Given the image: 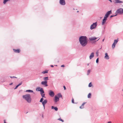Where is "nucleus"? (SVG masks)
I'll use <instances>...</instances> for the list:
<instances>
[{
  "label": "nucleus",
  "mask_w": 123,
  "mask_h": 123,
  "mask_svg": "<svg viewBox=\"0 0 123 123\" xmlns=\"http://www.w3.org/2000/svg\"><path fill=\"white\" fill-rule=\"evenodd\" d=\"M79 40L80 44L82 47H85L87 44V38L86 36H81L79 37Z\"/></svg>",
  "instance_id": "obj_1"
},
{
  "label": "nucleus",
  "mask_w": 123,
  "mask_h": 123,
  "mask_svg": "<svg viewBox=\"0 0 123 123\" xmlns=\"http://www.w3.org/2000/svg\"><path fill=\"white\" fill-rule=\"evenodd\" d=\"M22 98L25 100L28 103H30L31 101V98L30 95L27 94L22 96Z\"/></svg>",
  "instance_id": "obj_2"
},
{
  "label": "nucleus",
  "mask_w": 123,
  "mask_h": 123,
  "mask_svg": "<svg viewBox=\"0 0 123 123\" xmlns=\"http://www.w3.org/2000/svg\"><path fill=\"white\" fill-rule=\"evenodd\" d=\"M97 25V22L93 23V24H92L90 26V29L92 30L96 28Z\"/></svg>",
  "instance_id": "obj_3"
},
{
  "label": "nucleus",
  "mask_w": 123,
  "mask_h": 123,
  "mask_svg": "<svg viewBox=\"0 0 123 123\" xmlns=\"http://www.w3.org/2000/svg\"><path fill=\"white\" fill-rule=\"evenodd\" d=\"M116 13L119 14L123 13V8H120L118 9L116 11Z\"/></svg>",
  "instance_id": "obj_4"
},
{
  "label": "nucleus",
  "mask_w": 123,
  "mask_h": 123,
  "mask_svg": "<svg viewBox=\"0 0 123 123\" xmlns=\"http://www.w3.org/2000/svg\"><path fill=\"white\" fill-rule=\"evenodd\" d=\"M47 81H43L41 82V84L46 87L48 86V85L47 84Z\"/></svg>",
  "instance_id": "obj_5"
},
{
  "label": "nucleus",
  "mask_w": 123,
  "mask_h": 123,
  "mask_svg": "<svg viewBox=\"0 0 123 123\" xmlns=\"http://www.w3.org/2000/svg\"><path fill=\"white\" fill-rule=\"evenodd\" d=\"M55 99H54V101L55 103H56L59 101V98L57 96H55Z\"/></svg>",
  "instance_id": "obj_6"
},
{
  "label": "nucleus",
  "mask_w": 123,
  "mask_h": 123,
  "mask_svg": "<svg viewBox=\"0 0 123 123\" xmlns=\"http://www.w3.org/2000/svg\"><path fill=\"white\" fill-rule=\"evenodd\" d=\"M49 95L51 97H53L55 95V93L52 91L50 90L49 91Z\"/></svg>",
  "instance_id": "obj_7"
},
{
  "label": "nucleus",
  "mask_w": 123,
  "mask_h": 123,
  "mask_svg": "<svg viewBox=\"0 0 123 123\" xmlns=\"http://www.w3.org/2000/svg\"><path fill=\"white\" fill-rule=\"evenodd\" d=\"M59 3L60 4L62 5H64L66 4L65 0H60Z\"/></svg>",
  "instance_id": "obj_8"
},
{
  "label": "nucleus",
  "mask_w": 123,
  "mask_h": 123,
  "mask_svg": "<svg viewBox=\"0 0 123 123\" xmlns=\"http://www.w3.org/2000/svg\"><path fill=\"white\" fill-rule=\"evenodd\" d=\"M47 100L45 99L42 102V104L43 105L44 108V109H45V104L47 103Z\"/></svg>",
  "instance_id": "obj_9"
},
{
  "label": "nucleus",
  "mask_w": 123,
  "mask_h": 123,
  "mask_svg": "<svg viewBox=\"0 0 123 123\" xmlns=\"http://www.w3.org/2000/svg\"><path fill=\"white\" fill-rule=\"evenodd\" d=\"M111 13H112L111 10L110 11H109L107 12H106V14H105V16L106 17H108L109 15H110V14H111Z\"/></svg>",
  "instance_id": "obj_10"
},
{
  "label": "nucleus",
  "mask_w": 123,
  "mask_h": 123,
  "mask_svg": "<svg viewBox=\"0 0 123 123\" xmlns=\"http://www.w3.org/2000/svg\"><path fill=\"white\" fill-rule=\"evenodd\" d=\"M113 2L115 3H122L123 2V1L119 0H114Z\"/></svg>",
  "instance_id": "obj_11"
},
{
  "label": "nucleus",
  "mask_w": 123,
  "mask_h": 123,
  "mask_svg": "<svg viewBox=\"0 0 123 123\" xmlns=\"http://www.w3.org/2000/svg\"><path fill=\"white\" fill-rule=\"evenodd\" d=\"M105 58L107 60H108L109 59V57L108 55V53H106L105 54Z\"/></svg>",
  "instance_id": "obj_12"
},
{
  "label": "nucleus",
  "mask_w": 123,
  "mask_h": 123,
  "mask_svg": "<svg viewBox=\"0 0 123 123\" xmlns=\"http://www.w3.org/2000/svg\"><path fill=\"white\" fill-rule=\"evenodd\" d=\"M94 53L93 52L92 53L90 56H89V58L90 59H91L92 58H93L94 56Z\"/></svg>",
  "instance_id": "obj_13"
},
{
  "label": "nucleus",
  "mask_w": 123,
  "mask_h": 123,
  "mask_svg": "<svg viewBox=\"0 0 123 123\" xmlns=\"http://www.w3.org/2000/svg\"><path fill=\"white\" fill-rule=\"evenodd\" d=\"M97 38H97L95 37H94L90 38L89 39L91 41H92L96 39Z\"/></svg>",
  "instance_id": "obj_14"
},
{
  "label": "nucleus",
  "mask_w": 123,
  "mask_h": 123,
  "mask_svg": "<svg viewBox=\"0 0 123 123\" xmlns=\"http://www.w3.org/2000/svg\"><path fill=\"white\" fill-rule=\"evenodd\" d=\"M86 103L85 102H84L82 104L81 106H80V109H83L84 108V105Z\"/></svg>",
  "instance_id": "obj_15"
},
{
  "label": "nucleus",
  "mask_w": 123,
  "mask_h": 123,
  "mask_svg": "<svg viewBox=\"0 0 123 123\" xmlns=\"http://www.w3.org/2000/svg\"><path fill=\"white\" fill-rule=\"evenodd\" d=\"M13 50L15 52L19 53L20 52V50L19 49H13Z\"/></svg>",
  "instance_id": "obj_16"
},
{
  "label": "nucleus",
  "mask_w": 123,
  "mask_h": 123,
  "mask_svg": "<svg viewBox=\"0 0 123 123\" xmlns=\"http://www.w3.org/2000/svg\"><path fill=\"white\" fill-rule=\"evenodd\" d=\"M52 109H54L55 111H57L58 110V109L57 107H55L53 106H52L51 107Z\"/></svg>",
  "instance_id": "obj_17"
},
{
  "label": "nucleus",
  "mask_w": 123,
  "mask_h": 123,
  "mask_svg": "<svg viewBox=\"0 0 123 123\" xmlns=\"http://www.w3.org/2000/svg\"><path fill=\"white\" fill-rule=\"evenodd\" d=\"M26 92H33V91L31 90H27L26 91Z\"/></svg>",
  "instance_id": "obj_18"
},
{
  "label": "nucleus",
  "mask_w": 123,
  "mask_h": 123,
  "mask_svg": "<svg viewBox=\"0 0 123 123\" xmlns=\"http://www.w3.org/2000/svg\"><path fill=\"white\" fill-rule=\"evenodd\" d=\"M40 94H42V93H44V92L43 91V88H41V89L40 91Z\"/></svg>",
  "instance_id": "obj_19"
},
{
  "label": "nucleus",
  "mask_w": 123,
  "mask_h": 123,
  "mask_svg": "<svg viewBox=\"0 0 123 123\" xmlns=\"http://www.w3.org/2000/svg\"><path fill=\"white\" fill-rule=\"evenodd\" d=\"M48 77H44L43 78V80L44 81H47L48 80Z\"/></svg>",
  "instance_id": "obj_20"
},
{
  "label": "nucleus",
  "mask_w": 123,
  "mask_h": 123,
  "mask_svg": "<svg viewBox=\"0 0 123 123\" xmlns=\"http://www.w3.org/2000/svg\"><path fill=\"white\" fill-rule=\"evenodd\" d=\"M106 20H105L103 19V20L102 22V25H103L105 23V22H106Z\"/></svg>",
  "instance_id": "obj_21"
},
{
  "label": "nucleus",
  "mask_w": 123,
  "mask_h": 123,
  "mask_svg": "<svg viewBox=\"0 0 123 123\" xmlns=\"http://www.w3.org/2000/svg\"><path fill=\"white\" fill-rule=\"evenodd\" d=\"M10 0H4L3 1V3L5 4L7 1H9Z\"/></svg>",
  "instance_id": "obj_22"
},
{
  "label": "nucleus",
  "mask_w": 123,
  "mask_h": 123,
  "mask_svg": "<svg viewBox=\"0 0 123 123\" xmlns=\"http://www.w3.org/2000/svg\"><path fill=\"white\" fill-rule=\"evenodd\" d=\"M41 88L40 87H37L36 89V90L37 91H40L41 89Z\"/></svg>",
  "instance_id": "obj_23"
},
{
  "label": "nucleus",
  "mask_w": 123,
  "mask_h": 123,
  "mask_svg": "<svg viewBox=\"0 0 123 123\" xmlns=\"http://www.w3.org/2000/svg\"><path fill=\"white\" fill-rule=\"evenodd\" d=\"M118 39L115 40H114V43H115L116 44L118 42Z\"/></svg>",
  "instance_id": "obj_24"
},
{
  "label": "nucleus",
  "mask_w": 123,
  "mask_h": 123,
  "mask_svg": "<svg viewBox=\"0 0 123 123\" xmlns=\"http://www.w3.org/2000/svg\"><path fill=\"white\" fill-rule=\"evenodd\" d=\"M57 95L58 97L60 98V97H62V96L61 94L60 93H58L57 94Z\"/></svg>",
  "instance_id": "obj_25"
},
{
  "label": "nucleus",
  "mask_w": 123,
  "mask_h": 123,
  "mask_svg": "<svg viewBox=\"0 0 123 123\" xmlns=\"http://www.w3.org/2000/svg\"><path fill=\"white\" fill-rule=\"evenodd\" d=\"M48 70H46L45 71L43 72L42 73L43 74H45L46 73H48Z\"/></svg>",
  "instance_id": "obj_26"
},
{
  "label": "nucleus",
  "mask_w": 123,
  "mask_h": 123,
  "mask_svg": "<svg viewBox=\"0 0 123 123\" xmlns=\"http://www.w3.org/2000/svg\"><path fill=\"white\" fill-rule=\"evenodd\" d=\"M116 44L113 43L112 45V47L113 48H115Z\"/></svg>",
  "instance_id": "obj_27"
},
{
  "label": "nucleus",
  "mask_w": 123,
  "mask_h": 123,
  "mask_svg": "<svg viewBox=\"0 0 123 123\" xmlns=\"http://www.w3.org/2000/svg\"><path fill=\"white\" fill-rule=\"evenodd\" d=\"M91 93H89L87 97L88 98H91Z\"/></svg>",
  "instance_id": "obj_28"
},
{
  "label": "nucleus",
  "mask_w": 123,
  "mask_h": 123,
  "mask_svg": "<svg viewBox=\"0 0 123 123\" xmlns=\"http://www.w3.org/2000/svg\"><path fill=\"white\" fill-rule=\"evenodd\" d=\"M91 70H88L87 74V75H88L89 74Z\"/></svg>",
  "instance_id": "obj_29"
},
{
  "label": "nucleus",
  "mask_w": 123,
  "mask_h": 123,
  "mask_svg": "<svg viewBox=\"0 0 123 123\" xmlns=\"http://www.w3.org/2000/svg\"><path fill=\"white\" fill-rule=\"evenodd\" d=\"M92 86L91 82L89 84L88 86L89 87H91Z\"/></svg>",
  "instance_id": "obj_30"
},
{
  "label": "nucleus",
  "mask_w": 123,
  "mask_h": 123,
  "mask_svg": "<svg viewBox=\"0 0 123 123\" xmlns=\"http://www.w3.org/2000/svg\"><path fill=\"white\" fill-rule=\"evenodd\" d=\"M43 98H41L40 101V102L42 103L43 101Z\"/></svg>",
  "instance_id": "obj_31"
},
{
  "label": "nucleus",
  "mask_w": 123,
  "mask_h": 123,
  "mask_svg": "<svg viewBox=\"0 0 123 123\" xmlns=\"http://www.w3.org/2000/svg\"><path fill=\"white\" fill-rule=\"evenodd\" d=\"M41 94L42 97L43 98L44 97L45 98V97H44L45 94H44V93H42V94Z\"/></svg>",
  "instance_id": "obj_32"
},
{
  "label": "nucleus",
  "mask_w": 123,
  "mask_h": 123,
  "mask_svg": "<svg viewBox=\"0 0 123 123\" xmlns=\"http://www.w3.org/2000/svg\"><path fill=\"white\" fill-rule=\"evenodd\" d=\"M58 120H59L61 121H62V122H64V120L62 119H61V118H59L58 119Z\"/></svg>",
  "instance_id": "obj_33"
},
{
  "label": "nucleus",
  "mask_w": 123,
  "mask_h": 123,
  "mask_svg": "<svg viewBox=\"0 0 123 123\" xmlns=\"http://www.w3.org/2000/svg\"><path fill=\"white\" fill-rule=\"evenodd\" d=\"M108 17L105 16L104 17V19L106 20H107V18H108Z\"/></svg>",
  "instance_id": "obj_34"
},
{
  "label": "nucleus",
  "mask_w": 123,
  "mask_h": 123,
  "mask_svg": "<svg viewBox=\"0 0 123 123\" xmlns=\"http://www.w3.org/2000/svg\"><path fill=\"white\" fill-rule=\"evenodd\" d=\"M10 77L11 78H17L16 77H15V76H10Z\"/></svg>",
  "instance_id": "obj_35"
},
{
  "label": "nucleus",
  "mask_w": 123,
  "mask_h": 123,
  "mask_svg": "<svg viewBox=\"0 0 123 123\" xmlns=\"http://www.w3.org/2000/svg\"><path fill=\"white\" fill-rule=\"evenodd\" d=\"M98 58L96 60V62L98 63Z\"/></svg>",
  "instance_id": "obj_36"
},
{
  "label": "nucleus",
  "mask_w": 123,
  "mask_h": 123,
  "mask_svg": "<svg viewBox=\"0 0 123 123\" xmlns=\"http://www.w3.org/2000/svg\"><path fill=\"white\" fill-rule=\"evenodd\" d=\"M117 15V14H116V15H111V16H110V18H112V17H114V16H116Z\"/></svg>",
  "instance_id": "obj_37"
},
{
  "label": "nucleus",
  "mask_w": 123,
  "mask_h": 123,
  "mask_svg": "<svg viewBox=\"0 0 123 123\" xmlns=\"http://www.w3.org/2000/svg\"><path fill=\"white\" fill-rule=\"evenodd\" d=\"M72 102L73 103H74V99L73 98L72 99Z\"/></svg>",
  "instance_id": "obj_38"
},
{
  "label": "nucleus",
  "mask_w": 123,
  "mask_h": 123,
  "mask_svg": "<svg viewBox=\"0 0 123 123\" xmlns=\"http://www.w3.org/2000/svg\"><path fill=\"white\" fill-rule=\"evenodd\" d=\"M96 54L97 56H98V52H97L96 53Z\"/></svg>",
  "instance_id": "obj_39"
},
{
  "label": "nucleus",
  "mask_w": 123,
  "mask_h": 123,
  "mask_svg": "<svg viewBox=\"0 0 123 123\" xmlns=\"http://www.w3.org/2000/svg\"><path fill=\"white\" fill-rule=\"evenodd\" d=\"M22 84V82H21L18 85L19 86L21 85Z\"/></svg>",
  "instance_id": "obj_40"
},
{
  "label": "nucleus",
  "mask_w": 123,
  "mask_h": 123,
  "mask_svg": "<svg viewBox=\"0 0 123 123\" xmlns=\"http://www.w3.org/2000/svg\"><path fill=\"white\" fill-rule=\"evenodd\" d=\"M63 87H64V89L65 90L66 89V88L65 86H63Z\"/></svg>",
  "instance_id": "obj_41"
},
{
  "label": "nucleus",
  "mask_w": 123,
  "mask_h": 123,
  "mask_svg": "<svg viewBox=\"0 0 123 123\" xmlns=\"http://www.w3.org/2000/svg\"><path fill=\"white\" fill-rule=\"evenodd\" d=\"M65 67V66L64 65H62L61 66V67Z\"/></svg>",
  "instance_id": "obj_42"
},
{
  "label": "nucleus",
  "mask_w": 123,
  "mask_h": 123,
  "mask_svg": "<svg viewBox=\"0 0 123 123\" xmlns=\"http://www.w3.org/2000/svg\"><path fill=\"white\" fill-rule=\"evenodd\" d=\"M109 1H110L111 3L112 2V1L111 0H109Z\"/></svg>",
  "instance_id": "obj_43"
},
{
  "label": "nucleus",
  "mask_w": 123,
  "mask_h": 123,
  "mask_svg": "<svg viewBox=\"0 0 123 123\" xmlns=\"http://www.w3.org/2000/svg\"><path fill=\"white\" fill-rule=\"evenodd\" d=\"M18 87L17 86H16V87L15 88H14V89H17L18 88Z\"/></svg>",
  "instance_id": "obj_44"
},
{
  "label": "nucleus",
  "mask_w": 123,
  "mask_h": 123,
  "mask_svg": "<svg viewBox=\"0 0 123 123\" xmlns=\"http://www.w3.org/2000/svg\"><path fill=\"white\" fill-rule=\"evenodd\" d=\"M108 123H111V121L108 122Z\"/></svg>",
  "instance_id": "obj_45"
},
{
  "label": "nucleus",
  "mask_w": 123,
  "mask_h": 123,
  "mask_svg": "<svg viewBox=\"0 0 123 123\" xmlns=\"http://www.w3.org/2000/svg\"><path fill=\"white\" fill-rule=\"evenodd\" d=\"M50 66L52 67H54V66L53 65H51Z\"/></svg>",
  "instance_id": "obj_46"
},
{
  "label": "nucleus",
  "mask_w": 123,
  "mask_h": 123,
  "mask_svg": "<svg viewBox=\"0 0 123 123\" xmlns=\"http://www.w3.org/2000/svg\"><path fill=\"white\" fill-rule=\"evenodd\" d=\"M4 123H6V122L5 120H4Z\"/></svg>",
  "instance_id": "obj_47"
},
{
  "label": "nucleus",
  "mask_w": 123,
  "mask_h": 123,
  "mask_svg": "<svg viewBox=\"0 0 123 123\" xmlns=\"http://www.w3.org/2000/svg\"><path fill=\"white\" fill-rule=\"evenodd\" d=\"M12 83H11L10 84V85H12Z\"/></svg>",
  "instance_id": "obj_48"
},
{
  "label": "nucleus",
  "mask_w": 123,
  "mask_h": 123,
  "mask_svg": "<svg viewBox=\"0 0 123 123\" xmlns=\"http://www.w3.org/2000/svg\"><path fill=\"white\" fill-rule=\"evenodd\" d=\"M104 39H103V40H102V41L103 42H104Z\"/></svg>",
  "instance_id": "obj_49"
},
{
  "label": "nucleus",
  "mask_w": 123,
  "mask_h": 123,
  "mask_svg": "<svg viewBox=\"0 0 123 123\" xmlns=\"http://www.w3.org/2000/svg\"><path fill=\"white\" fill-rule=\"evenodd\" d=\"M16 86H18V87L19 86L18 85H17Z\"/></svg>",
  "instance_id": "obj_50"
},
{
  "label": "nucleus",
  "mask_w": 123,
  "mask_h": 123,
  "mask_svg": "<svg viewBox=\"0 0 123 123\" xmlns=\"http://www.w3.org/2000/svg\"><path fill=\"white\" fill-rule=\"evenodd\" d=\"M99 38L97 40V41H98V40L99 39Z\"/></svg>",
  "instance_id": "obj_51"
},
{
  "label": "nucleus",
  "mask_w": 123,
  "mask_h": 123,
  "mask_svg": "<svg viewBox=\"0 0 123 123\" xmlns=\"http://www.w3.org/2000/svg\"><path fill=\"white\" fill-rule=\"evenodd\" d=\"M77 12H79V11H77Z\"/></svg>",
  "instance_id": "obj_52"
},
{
  "label": "nucleus",
  "mask_w": 123,
  "mask_h": 123,
  "mask_svg": "<svg viewBox=\"0 0 123 123\" xmlns=\"http://www.w3.org/2000/svg\"><path fill=\"white\" fill-rule=\"evenodd\" d=\"M55 66H57V65H55Z\"/></svg>",
  "instance_id": "obj_53"
}]
</instances>
